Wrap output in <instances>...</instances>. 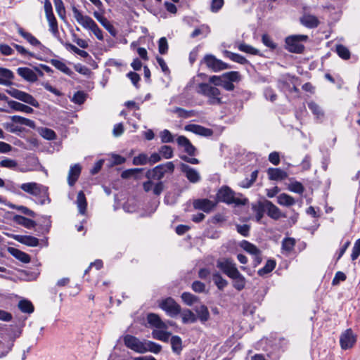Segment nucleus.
Segmentation results:
<instances>
[{
    "mask_svg": "<svg viewBox=\"0 0 360 360\" xmlns=\"http://www.w3.org/2000/svg\"><path fill=\"white\" fill-rule=\"evenodd\" d=\"M72 11L75 19L81 26L91 30L98 40H103V31L91 18L84 15L75 6L72 8Z\"/></svg>",
    "mask_w": 360,
    "mask_h": 360,
    "instance_id": "obj_1",
    "label": "nucleus"
},
{
    "mask_svg": "<svg viewBox=\"0 0 360 360\" xmlns=\"http://www.w3.org/2000/svg\"><path fill=\"white\" fill-rule=\"evenodd\" d=\"M20 188L25 193L34 196L39 204L44 205L50 201L46 187L41 184L29 182L21 184Z\"/></svg>",
    "mask_w": 360,
    "mask_h": 360,
    "instance_id": "obj_2",
    "label": "nucleus"
},
{
    "mask_svg": "<svg viewBox=\"0 0 360 360\" xmlns=\"http://www.w3.org/2000/svg\"><path fill=\"white\" fill-rule=\"evenodd\" d=\"M197 92L207 98V103L219 105L223 103L221 91L211 84L200 83L198 86Z\"/></svg>",
    "mask_w": 360,
    "mask_h": 360,
    "instance_id": "obj_3",
    "label": "nucleus"
},
{
    "mask_svg": "<svg viewBox=\"0 0 360 360\" xmlns=\"http://www.w3.org/2000/svg\"><path fill=\"white\" fill-rule=\"evenodd\" d=\"M217 200V202H223L229 205L235 204L237 205H244L248 202V199L236 195L228 186H223L218 191Z\"/></svg>",
    "mask_w": 360,
    "mask_h": 360,
    "instance_id": "obj_4",
    "label": "nucleus"
},
{
    "mask_svg": "<svg viewBox=\"0 0 360 360\" xmlns=\"http://www.w3.org/2000/svg\"><path fill=\"white\" fill-rule=\"evenodd\" d=\"M174 170V165L172 162H167L165 164L159 165L152 169L147 171L146 176L148 179L160 180L164 176L169 173H173Z\"/></svg>",
    "mask_w": 360,
    "mask_h": 360,
    "instance_id": "obj_5",
    "label": "nucleus"
},
{
    "mask_svg": "<svg viewBox=\"0 0 360 360\" xmlns=\"http://www.w3.org/2000/svg\"><path fill=\"white\" fill-rule=\"evenodd\" d=\"M307 39L308 36L304 34L289 36L285 39L286 49L290 52L300 53L304 49L301 42L307 41Z\"/></svg>",
    "mask_w": 360,
    "mask_h": 360,
    "instance_id": "obj_6",
    "label": "nucleus"
},
{
    "mask_svg": "<svg viewBox=\"0 0 360 360\" xmlns=\"http://www.w3.org/2000/svg\"><path fill=\"white\" fill-rule=\"evenodd\" d=\"M6 92L12 97L35 108H38L39 106V102L32 95L26 92L20 91L15 88H10L9 89H7Z\"/></svg>",
    "mask_w": 360,
    "mask_h": 360,
    "instance_id": "obj_7",
    "label": "nucleus"
},
{
    "mask_svg": "<svg viewBox=\"0 0 360 360\" xmlns=\"http://www.w3.org/2000/svg\"><path fill=\"white\" fill-rule=\"evenodd\" d=\"M159 307L171 317H175L181 313V307L172 297L162 300Z\"/></svg>",
    "mask_w": 360,
    "mask_h": 360,
    "instance_id": "obj_8",
    "label": "nucleus"
},
{
    "mask_svg": "<svg viewBox=\"0 0 360 360\" xmlns=\"http://www.w3.org/2000/svg\"><path fill=\"white\" fill-rule=\"evenodd\" d=\"M217 266L229 278H233L239 272L236 264L230 259L218 260L217 262Z\"/></svg>",
    "mask_w": 360,
    "mask_h": 360,
    "instance_id": "obj_9",
    "label": "nucleus"
},
{
    "mask_svg": "<svg viewBox=\"0 0 360 360\" xmlns=\"http://www.w3.org/2000/svg\"><path fill=\"white\" fill-rule=\"evenodd\" d=\"M207 67L213 72H219L229 68V66L222 60L217 59L213 55H207L204 58Z\"/></svg>",
    "mask_w": 360,
    "mask_h": 360,
    "instance_id": "obj_10",
    "label": "nucleus"
},
{
    "mask_svg": "<svg viewBox=\"0 0 360 360\" xmlns=\"http://www.w3.org/2000/svg\"><path fill=\"white\" fill-rule=\"evenodd\" d=\"M125 345L139 353H145L146 349L143 348L144 342H141L138 338L134 336L127 335L124 338Z\"/></svg>",
    "mask_w": 360,
    "mask_h": 360,
    "instance_id": "obj_11",
    "label": "nucleus"
},
{
    "mask_svg": "<svg viewBox=\"0 0 360 360\" xmlns=\"http://www.w3.org/2000/svg\"><path fill=\"white\" fill-rule=\"evenodd\" d=\"M181 169L191 183L195 184L200 181L201 176L196 169L184 163L181 164Z\"/></svg>",
    "mask_w": 360,
    "mask_h": 360,
    "instance_id": "obj_12",
    "label": "nucleus"
},
{
    "mask_svg": "<svg viewBox=\"0 0 360 360\" xmlns=\"http://www.w3.org/2000/svg\"><path fill=\"white\" fill-rule=\"evenodd\" d=\"M356 342V337L351 329H347L340 336V345L343 349L351 348Z\"/></svg>",
    "mask_w": 360,
    "mask_h": 360,
    "instance_id": "obj_13",
    "label": "nucleus"
},
{
    "mask_svg": "<svg viewBox=\"0 0 360 360\" xmlns=\"http://www.w3.org/2000/svg\"><path fill=\"white\" fill-rule=\"evenodd\" d=\"M184 129L188 131L206 137L211 136L213 134V131L211 129L195 124H187Z\"/></svg>",
    "mask_w": 360,
    "mask_h": 360,
    "instance_id": "obj_14",
    "label": "nucleus"
},
{
    "mask_svg": "<svg viewBox=\"0 0 360 360\" xmlns=\"http://www.w3.org/2000/svg\"><path fill=\"white\" fill-rule=\"evenodd\" d=\"M216 205L217 202H212L208 199H198L193 202V206L195 209L205 212H211L215 207Z\"/></svg>",
    "mask_w": 360,
    "mask_h": 360,
    "instance_id": "obj_15",
    "label": "nucleus"
},
{
    "mask_svg": "<svg viewBox=\"0 0 360 360\" xmlns=\"http://www.w3.org/2000/svg\"><path fill=\"white\" fill-rule=\"evenodd\" d=\"M82 171V167L79 164H75L70 166L68 175V184L70 186L75 185L79 179Z\"/></svg>",
    "mask_w": 360,
    "mask_h": 360,
    "instance_id": "obj_16",
    "label": "nucleus"
},
{
    "mask_svg": "<svg viewBox=\"0 0 360 360\" xmlns=\"http://www.w3.org/2000/svg\"><path fill=\"white\" fill-rule=\"evenodd\" d=\"M264 208L267 215L274 219H278L283 216L280 209L271 201L266 200L264 202Z\"/></svg>",
    "mask_w": 360,
    "mask_h": 360,
    "instance_id": "obj_17",
    "label": "nucleus"
},
{
    "mask_svg": "<svg viewBox=\"0 0 360 360\" xmlns=\"http://www.w3.org/2000/svg\"><path fill=\"white\" fill-rule=\"evenodd\" d=\"M240 247L247 252L254 255L257 264L261 262V252L255 245L247 240H243L240 243Z\"/></svg>",
    "mask_w": 360,
    "mask_h": 360,
    "instance_id": "obj_18",
    "label": "nucleus"
},
{
    "mask_svg": "<svg viewBox=\"0 0 360 360\" xmlns=\"http://www.w3.org/2000/svg\"><path fill=\"white\" fill-rule=\"evenodd\" d=\"M148 323L153 327H155L158 329H167V325L166 323L163 322L160 317L153 313H150L147 316Z\"/></svg>",
    "mask_w": 360,
    "mask_h": 360,
    "instance_id": "obj_19",
    "label": "nucleus"
},
{
    "mask_svg": "<svg viewBox=\"0 0 360 360\" xmlns=\"http://www.w3.org/2000/svg\"><path fill=\"white\" fill-rule=\"evenodd\" d=\"M179 146L184 148V151L190 155H194L195 148L192 145L190 141L184 136H180L176 139Z\"/></svg>",
    "mask_w": 360,
    "mask_h": 360,
    "instance_id": "obj_20",
    "label": "nucleus"
},
{
    "mask_svg": "<svg viewBox=\"0 0 360 360\" xmlns=\"http://www.w3.org/2000/svg\"><path fill=\"white\" fill-rule=\"evenodd\" d=\"M14 78L13 72L7 68H0V84L10 86Z\"/></svg>",
    "mask_w": 360,
    "mask_h": 360,
    "instance_id": "obj_21",
    "label": "nucleus"
},
{
    "mask_svg": "<svg viewBox=\"0 0 360 360\" xmlns=\"http://www.w3.org/2000/svg\"><path fill=\"white\" fill-rule=\"evenodd\" d=\"M17 72L20 77L28 82H34L37 80V75L30 68H18Z\"/></svg>",
    "mask_w": 360,
    "mask_h": 360,
    "instance_id": "obj_22",
    "label": "nucleus"
},
{
    "mask_svg": "<svg viewBox=\"0 0 360 360\" xmlns=\"http://www.w3.org/2000/svg\"><path fill=\"white\" fill-rule=\"evenodd\" d=\"M267 174L269 179L274 181H281L288 176V174L280 168H269Z\"/></svg>",
    "mask_w": 360,
    "mask_h": 360,
    "instance_id": "obj_23",
    "label": "nucleus"
},
{
    "mask_svg": "<svg viewBox=\"0 0 360 360\" xmlns=\"http://www.w3.org/2000/svg\"><path fill=\"white\" fill-rule=\"evenodd\" d=\"M300 22L304 26L309 28L316 27L319 24L318 18L315 15L310 14L304 15L301 18Z\"/></svg>",
    "mask_w": 360,
    "mask_h": 360,
    "instance_id": "obj_24",
    "label": "nucleus"
},
{
    "mask_svg": "<svg viewBox=\"0 0 360 360\" xmlns=\"http://www.w3.org/2000/svg\"><path fill=\"white\" fill-rule=\"evenodd\" d=\"M8 104L9 107L15 111L23 112L27 114L32 113L34 111L31 107L15 101H8Z\"/></svg>",
    "mask_w": 360,
    "mask_h": 360,
    "instance_id": "obj_25",
    "label": "nucleus"
},
{
    "mask_svg": "<svg viewBox=\"0 0 360 360\" xmlns=\"http://www.w3.org/2000/svg\"><path fill=\"white\" fill-rule=\"evenodd\" d=\"M15 239L22 244L36 247L39 245L38 238L31 236H17Z\"/></svg>",
    "mask_w": 360,
    "mask_h": 360,
    "instance_id": "obj_26",
    "label": "nucleus"
},
{
    "mask_svg": "<svg viewBox=\"0 0 360 360\" xmlns=\"http://www.w3.org/2000/svg\"><path fill=\"white\" fill-rule=\"evenodd\" d=\"M18 32L31 45L34 46H41V42L31 33L25 32L22 27L18 26Z\"/></svg>",
    "mask_w": 360,
    "mask_h": 360,
    "instance_id": "obj_27",
    "label": "nucleus"
},
{
    "mask_svg": "<svg viewBox=\"0 0 360 360\" xmlns=\"http://www.w3.org/2000/svg\"><path fill=\"white\" fill-rule=\"evenodd\" d=\"M76 204L81 214H85L86 210V199L83 191H79L77 194Z\"/></svg>",
    "mask_w": 360,
    "mask_h": 360,
    "instance_id": "obj_28",
    "label": "nucleus"
},
{
    "mask_svg": "<svg viewBox=\"0 0 360 360\" xmlns=\"http://www.w3.org/2000/svg\"><path fill=\"white\" fill-rule=\"evenodd\" d=\"M172 352L176 354H179L183 349L182 340L179 336L174 335L170 339Z\"/></svg>",
    "mask_w": 360,
    "mask_h": 360,
    "instance_id": "obj_29",
    "label": "nucleus"
},
{
    "mask_svg": "<svg viewBox=\"0 0 360 360\" xmlns=\"http://www.w3.org/2000/svg\"><path fill=\"white\" fill-rule=\"evenodd\" d=\"M9 118L15 123L20 124L22 125L27 126L32 129L35 128V123L33 120H31L30 119H27L25 117L18 116V115H13L9 117Z\"/></svg>",
    "mask_w": 360,
    "mask_h": 360,
    "instance_id": "obj_30",
    "label": "nucleus"
},
{
    "mask_svg": "<svg viewBox=\"0 0 360 360\" xmlns=\"http://www.w3.org/2000/svg\"><path fill=\"white\" fill-rule=\"evenodd\" d=\"M277 202L281 205L289 207L293 205L295 200L292 196L286 193H281L277 197Z\"/></svg>",
    "mask_w": 360,
    "mask_h": 360,
    "instance_id": "obj_31",
    "label": "nucleus"
},
{
    "mask_svg": "<svg viewBox=\"0 0 360 360\" xmlns=\"http://www.w3.org/2000/svg\"><path fill=\"white\" fill-rule=\"evenodd\" d=\"M165 329L153 330L152 332L153 338L163 342H168L171 336V333L165 331Z\"/></svg>",
    "mask_w": 360,
    "mask_h": 360,
    "instance_id": "obj_32",
    "label": "nucleus"
},
{
    "mask_svg": "<svg viewBox=\"0 0 360 360\" xmlns=\"http://www.w3.org/2000/svg\"><path fill=\"white\" fill-rule=\"evenodd\" d=\"M195 311L201 322L207 321L210 318L208 309L205 305L196 307Z\"/></svg>",
    "mask_w": 360,
    "mask_h": 360,
    "instance_id": "obj_33",
    "label": "nucleus"
},
{
    "mask_svg": "<svg viewBox=\"0 0 360 360\" xmlns=\"http://www.w3.org/2000/svg\"><path fill=\"white\" fill-rule=\"evenodd\" d=\"M51 63L56 68L68 75H70L72 72V70L66 65V64L60 60L52 59L51 60Z\"/></svg>",
    "mask_w": 360,
    "mask_h": 360,
    "instance_id": "obj_34",
    "label": "nucleus"
},
{
    "mask_svg": "<svg viewBox=\"0 0 360 360\" xmlns=\"http://www.w3.org/2000/svg\"><path fill=\"white\" fill-rule=\"evenodd\" d=\"M14 220L18 224H20L28 229L33 228L36 224L34 221L20 215L15 216Z\"/></svg>",
    "mask_w": 360,
    "mask_h": 360,
    "instance_id": "obj_35",
    "label": "nucleus"
},
{
    "mask_svg": "<svg viewBox=\"0 0 360 360\" xmlns=\"http://www.w3.org/2000/svg\"><path fill=\"white\" fill-rule=\"evenodd\" d=\"M233 281V287L238 290H241L245 288V277L238 272L236 276L231 278Z\"/></svg>",
    "mask_w": 360,
    "mask_h": 360,
    "instance_id": "obj_36",
    "label": "nucleus"
},
{
    "mask_svg": "<svg viewBox=\"0 0 360 360\" xmlns=\"http://www.w3.org/2000/svg\"><path fill=\"white\" fill-rule=\"evenodd\" d=\"M182 322L184 323H195L197 320V318L194 313H193L190 309H184L181 313Z\"/></svg>",
    "mask_w": 360,
    "mask_h": 360,
    "instance_id": "obj_37",
    "label": "nucleus"
},
{
    "mask_svg": "<svg viewBox=\"0 0 360 360\" xmlns=\"http://www.w3.org/2000/svg\"><path fill=\"white\" fill-rule=\"evenodd\" d=\"M224 54L226 58H229L231 60L240 64H245L248 62L245 57L238 53H232L229 51H225L224 52Z\"/></svg>",
    "mask_w": 360,
    "mask_h": 360,
    "instance_id": "obj_38",
    "label": "nucleus"
},
{
    "mask_svg": "<svg viewBox=\"0 0 360 360\" xmlns=\"http://www.w3.org/2000/svg\"><path fill=\"white\" fill-rule=\"evenodd\" d=\"M18 308L23 313H32L34 311V306L32 302L27 300H22L18 302Z\"/></svg>",
    "mask_w": 360,
    "mask_h": 360,
    "instance_id": "obj_39",
    "label": "nucleus"
},
{
    "mask_svg": "<svg viewBox=\"0 0 360 360\" xmlns=\"http://www.w3.org/2000/svg\"><path fill=\"white\" fill-rule=\"evenodd\" d=\"M212 278L214 284L217 286L218 289L221 290L228 285L227 281L223 278L221 274L218 272L213 274Z\"/></svg>",
    "mask_w": 360,
    "mask_h": 360,
    "instance_id": "obj_40",
    "label": "nucleus"
},
{
    "mask_svg": "<svg viewBox=\"0 0 360 360\" xmlns=\"http://www.w3.org/2000/svg\"><path fill=\"white\" fill-rule=\"evenodd\" d=\"M276 266V262L275 261L272 260V259H269L266 262L265 266L259 269L258 270V274L259 276H264L269 273H270L271 271H272L274 270V269L275 268Z\"/></svg>",
    "mask_w": 360,
    "mask_h": 360,
    "instance_id": "obj_41",
    "label": "nucleus"
},
{
    "mask_svg": "<svg viewBox=\"0 0 360 360\" xmlns=\"http://www.w3.org/2000/svg\"><path fill=\"white\" fill-rule=\"evenodd\" d=\"M46 19L49 25V30L52 32V34L56 37L58 34V22L54 16V15H51L49 16H46Z\"/></svg>",
    "mask_w": 360,
    "mask_h": 360,
    "instance_id": "obj_42",
    "label": "nucleus"
},
{
    "mask_svg": "<svg viewBox=\"0 0 360 360\" xmlns=\"http://www.w3.org/2000/svg\"><path fill=\"white\" fill-rule=\"evenodd\" d=\"M143 348L146 349V352L149 351L154 354H158L161 351L162 347L153 342H146L143 344Z\"/></svg>",
    "mask_w": 360,
    "mask_h": 360,
    "instance_id": "obj_43",
    "label": "nucleus"
},
{
    "mask_svg": "<svg viewBox=\"0 0 360 360\" xmlns=\"http://www.w3.org/2000/svg\"><path fill=\"white\" fill-rule=\"evenodd\" d=\"M308 107L312 113L317 117L321 118L323 116V112L321 108L316 103L311 101L308 103Z\"/></svg>",
    "mask_w": 360,
    "mask_h": 360,
    "instance_id": "obj_44",
    "label": "nucleus"
},
{
    "mask_svg": "<svg viewBox=\"0 0 360 360\" xmlns=\"http://www.w3.org/2000/svg\"><path fill=\"white\" fill-rule=\"evenodd\" d=\"M56 11L61 19L65 18V8L62 0H53Z\"/></svg>",
    "mask_w": 360,
    "mask_h": 360,
    "instance_id": "obj_45",
    "label": "nucleus"
},
{
    "mask_svg": "<svg viewBox=\"0 0 360 360\" xmlns=\"http://www.w3.org/2000/svg\"><path fill=\"white\" fill-rule=\"evenodd\" d=\"M170 111L172 112L176 113L179 117H182V118H188V117H191V116L194 115L193 110L188 111L186 110H184L183 108H178V107L171 110Z\"/></svg>",
    "mask_w": 360,
    "mask_h": 360,
    "instance_id": "obj_46",
    "label": "nucleus"
},
{
    "mask_svg": "<svg viewBox=\"0 0 360 360\" xmlns=\"http://www.w3.org/2000/svg\"><path fill=\"white\" fill-rule=\"evenodd\" d=\"M288 189L291 192L302 194L304 191L303 185L299 181H292L288 185Z\"/></svg>",
    "mask_w": 360,
    "mask_h": 360,
    "instance_id": "obj_47",
    "label": "nucleus"
},
{
    "mask_svg": "<svg viewBox=\"0 0 360 360\" xmlns=\"http://www.w3.org/2000/svg\"><path fill=\"white\" fill-rule=\"evenodd\" d=\"M16 258H18V259H20V261H22V262L24 263H27L30 262V256L23 252H21L18 250H16V249H14V248H12L10 251Z\"/></svg>",
    "mask_w": 360,
    "mask_h": 360,
    "instance_id": "obj_48",
    "label": "nucleus"
},
{
    "mask_svg": "<svg viewBox=\"0 0 360 360\" xmlns=\"http://www.w3.org/2000/svg\"><path fill=\"white\" fill-rule=\"evenodd\" d=\"M238 49L240 51L250 53L252 55H258L259 52L258 49L244 43L239 44Z\"/></svg>",
    "mask_w": 360,
    "mask_h": 360,
    "instance_id": "obj_49",
    "label": "nucleus"
},
{
    "mask_svg": "<svg viewBox=\"0 0 360 360\" xmlns=\"http://www.w3.org/2000/svg\"><path fill=\"white\" fill-rule=\"evenodd\" d=\"M148 161V157L145 153H141L133 159V165H145Z\"/></svg>",
    "mask_w": 360,
    "mask_h": 360,
    "instance_id": "obj_50",
    "label": "nucleus"
},
{
    "mask_svg": "<svg viewBox=\"0 0 360 360\" xmlns=\"http://www.w3.org/2000/svg\"><path fill=\"white\" fill-rule=\"evenodd\" d=\"M295 245V240L293 238H285L282 242V248L283 250L290 252L293 250Z\"/></svg>",
    "mask_w": 360,
    "mask_h": 360,
    "instance_id": "obj_51",
    "label": "nucleus"
},
{
    "mask_svg": "<svg viewBox=\"0 0 360 360\" xmlns=\"http://www.w3.org/2000/svg\"><path fill=\"white\" fill-rule=\"evenodd\" d=\"M222 77L231 82H238L240 79V75L238 72L231 71L222 75Z\"/></svg>",
    "mask_w": 360,
    "mask_h": 360,
    "instance_id": "obj_52",
    "label": "nucleus"
},
{
    "mask_svg": "<svg viewBox=\"0 0 360 360\" xmlns=\"http://www.w3.org/2000/svg\"><path fill=\"white\" fill-rule=\"evenodd\" d=\"M18 166V163L15 160L10 158H4L0 161V167L8 169H15Z\"/></svg>",
    "mask_w": 360,
    "mask_h": 360,
    "instance_id": "obj_53",
    "label": "nucleus"
},
{
    "mask_svg": "<svg viewBox=\"0 0 360 360\" xmlns=\"http://www.w3.org/2000/svg\"><path fill=\"white\" fill-rule=\"evenodd\" d=\"M336 51L338 56L343 59H349L350 57V53L347 48L343 45H338L336 47Z\"/></svg>",
    "mask_w": 360,
    "mask_h": 360,
    "instance_id": "obj_54",
    "label": "nucleus"
},
{
    "mask_svg": "<svg viewBox=\"0 0 360 360\" xmlns=\"http://www.w3.org/2000/svg\"><path fill=\"white\" fill-rule=\"evenodd\" d=\"M65 47L68 49L72 51L73 52L78 54L79 56H80L82 58H87L89 56V53L86 51L81 50L72 44L67 43L65 44Z\"/></svg>",
    "mask_w": 360,
    "mask_h": 360,
    "instance_id": "obj_55",
    "label": "nucleus"
},
{
    "mask_svg": "<svg viewBox=\"0 0 360 360\" xmlns=\"http://www.w3.org/2000/svg\"><path fill=\"white\" fill-rule=\"evenodd\" d=\"M8 207L13 209H16L17 210L20 211L22 214H25L28 216L33 217L34 213L33 211L28 209L27 207L22 206V205H15L13 204L8 205Z\"/></svg>",
    "mask_w": 360,
    "mask_h": 360,
    "instance_id": "obj_56",
    "label": "nucleus"
},
{
    "mask_svg": "<svg viewBox=\"0 0 360 360\" xmlns=\"http://www.w3.org/2000/svg\"><path fill=\"white\" fill-rule=\"evenodd\" d=\"M160 136L162 143H171L174 140V136L167 129H164L160 132Z\"/></svg>",
    "mask_w": 360,
    "mask_h": 360,
    "instance_id": "obj_57",
    "label": "nucleus"
},
{
    "mask_svg": "<svg viewBox=\"0 0 360 360\" xmlns=\"http://www.w3.org/2000/svg\"><path fill=\"white\" fill-rule=\"evenodd\" d=\"M41 135L47 140H54L56 138L55 131L48 128L42 129L41 131Z\"/></svg>",
    "mask_w": 360,
    "mask_h": 360,
    "instance_id": "obj_58",
    "label": "nucleus"
},
{
    "mask_svg": "<svg viewBox=\"0 0 360 360\" xmlns=\"http://www.w3.org/2000/svg\"><path fill=\"white\" fill-rule=\"evenodd\" d=\"M158 51L160 54H165L168 51V43L165 37H161L158 41Z\"/></svg>",
    "mask_w": 360,
    "mask_h": 360,
    "instance_id": "obj_59",
    "label": "nucleus"
},
{
    "mask_svg": "<svg viewBox=\"0 0 360 360\" xmlns=\"http://www.w3.org/2000/svg\"><path fill=\"white\" fill-rule=\"evenodd\" d=\"M160 153L166 159H169L173 156V150L169 146H163L160 148Z\"/></svg>",
    "mask_w": 360,
    "mask_h": 360,
    "instance_id": "obj_60",
    "label": "nucleus"
},
{
    "mask_svg": "<svg viewBox=\"0 0 360 360\" xmlns=\"http://www.w3.org/2000/svg\"><path fill=\"white\" fill-rule=\"evenodd\" d=\"M181 298L189 306L192 305L196 300L195 297L189 292H184L181 295Z\"/></svg>",
    "mask_w": 360,
    "mask_h": 360,
    "instance_id": "obj_61",
    "label": "nucleus"
},
{
    "mask_svg": "<svg viewBox=\"0 0 360 360\" xmlns=\"http://www.w3.org/2000/svg\"><path fill=\"white\" fill-rule=\"evenodd\" d=\"M224 4V0H212L211 3L210 10L213 13L218 12Z\"/></svg>",
    "mask_w": 360,
    "mask_h": 360,
    "instance_id": "obj_62",
    "label": "nucleus"
},
{
    "mask_svg": "<svg viewBox=\"0 0 360 360\" xmlns=\"http://www.w3.org/2000/svg\"><path fill=\"white\" fill-rule=\"evenodd\" d=\"M360 255V238L358 239L352 248V252L351 255V258L352 260H355L358 258Z\"/></svg>",
    "mask_w": 360,
    "mask_h": 360,
    "instance_id": "obj_63",
    "label": "nucleus"
},
{
    "mask_svg": "<svg viewBox=\"0 0 360 360\" xmlns=\"http://www.w3.org/2000/svg\"><path fill=\"white\" fill-rule=\"evenodd\" d=\"M262 43L267 47L270 48V49H275L276 47V45L275 43H274V41H272V39H271V37L266 34H264L262 35Z\"/></svg>",
    "mask_w": 360,
    "mask_h": 360,
    "instance_id": "obj_64",
    "label": "nucleus"
}]
</instances>
